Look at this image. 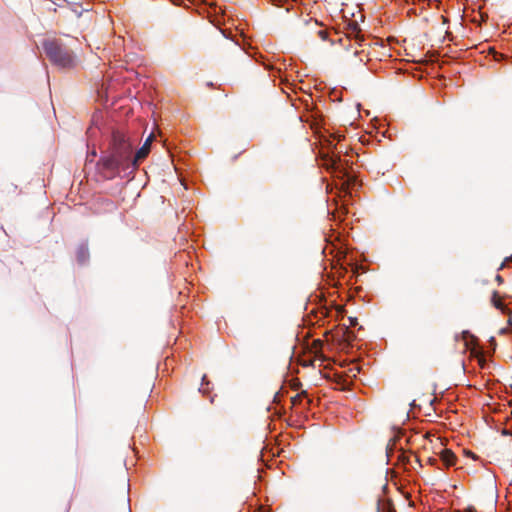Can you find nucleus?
Masks as SVG:
<instances>
[{"label":"nucleus","instance_id":"f257e3e1","mask_svg":"<svg viewBox=\"0 0 512 512\" xmlns=\"http://www.w3.org/2000/svg\"><path fill=\"white\" fill-rule=\"evenodd\" d=\"M134 144L122 131H113L111 142L105 155L97 162V170L107 179L119 175L121 171L134 169Z\"/></svg>","mask_w":512,"mask_h":512},{"label":"nucleus","instance_id":"f03ea898","mask_svg":"<svg viewBox=\"0 0 512 512\" xmlns=\"http://www.w3.org/2000/svg\"><path fill=\"white\" fill-rule=\"evenodd\" d=\"M44 51L50 61L60 68H72L75 66V57L71 50L63 47L56 41H46L43 44Z\"/></svg>","mask_w":512,"mask_h":512},{"label":"nucleus","instance_id":"7ed1b4c3","mask_svg":"<svg viewBox=\"0 0 512 512\" xmlns=\"http://www.w3.org/2000/svg\"><path fill=\"white\" fill-rule=\"evenodd\" d=\"M344 162L346 163V160H342L341 157L334 152H332L331 155H326L324 157V165L327 169H331L335 172H342L345 169Z\"/></svg>","mask_w":512,"mask_h":512},{"label":"nucleus","instance_id":"20e7f679","mask_svg":"<svg viewBox=\"0 0 512 512\" xmlns=\"http://www.w3.org/2000/svg\"><path fill=\"white\" fill-rule=\"evenodd\" d=\"M154 135L151 134L144 142L142 147L136 151L134 154V169H137L140 162H142L149 154L151 143L153 141Z\"/></svg>","mask_w":512,"mask_h":512},{"label":"nucleus","instance_id":"39448f33","mask_svg":"<svg viewBox=\"0 0 512 512\" xmlns=\"http://www.w3.org/2000/svg\"><path fill=\"white\" fill-rule=\"evenodd\" d=\"M441 460L443 461L445 466H453L455 464V455L452 453L451 450L444 449L441 452Z\"/></svg>","mask_w":512,"mask_h":512},{"label":"nucleus","instance_id":"423d86ee","mask_svg":"<svg viewBox=\"0 0 512 512\" xmlns=\"http://www.w3.org/2000/svg\"><path fill=\"white\" fill-rule=\"evenodd\" d=\"M290 400H291L292 406H294V407L297 406V405H303L304 401H305L304 406H307L309 404V402H310L307 399V396H306L305 392L297 393L295 396H292Z\"/></svg>","mask_w":512,"mask_h":512},{"label":"nucleus","instance_id":"0eeeda50","mask_svg":"<svg viewBox=\"0 0 512 512\" xmlns=\"http://www.w3.org/2000/svg\"><path fill=\"white\" fill-rule=\"evenodd\" d=\"M89 258V250L85 245H81L77 250V260L79 263L84 264Z\"/></svg>","mask_w":512,"mask_h":512},{"label":"nucleus","instance_id":"6e6552de","mask_svg":"<svg viewBox=\"0 0 512 512\" xmlns=\"http://www.w3.org/2000/svg\"><path fill=\"white\" fill-rule=\"evenodd\" d=\"M491 301H492V304H493V306L495 308H497L498 310L504 312L505 305H504L503 301L501 300V298L499 297L497 292L493 293Z\"/></svg>","mask_w":512,"mask_h":512},{"label":"nucleus","instance_id":"1a4fd4ad","mask_svg":"<svg viewBox=\"0 0 512 512\" xmlns=\"http://www.w3.org/2000/svg\"><path fill=\"white\" fill-rule=\"evenodd\" d=\"M208 384H209V382H206V376H203V378H202L201 388L199 389V390H200V392H202V393H204V394H205V393L208 391V388H207V387H205L204 385H208Z\"/></svg>","mask_w":512,"mask_h":512},{"label":"nucleus","instance_id":"9d476101","mask_svg":"<svg viewBox=\"0 0 512 512\" xmlns=\"http://www.w3.org/2000/svg\"><path fill=\"white\" fill-rule=\"evenodd\" d=\"M260 58H261V57H260V56H258V60H257L258 65L261 63V59H260ZM262 64H263V66H264V69H265L266 71H268V70H269V65H268V64H266V63H264V62H262Z\"/></svg>","mask_w":512,"mask_h":512},{"label":"nucleus","instance_id":"9b49d317","mask_svg":"<svg viewBox=\"0 0 512 512\" xmlns=\"http://www.w3.org/2000/svg\"><path fill=\"white\" fill-rule=\"evenodd\" d=\"M342 137H343V136H342V135H340V134H335V135H334V138H335L338 142H340V141H341V138H342Z\"/></svg>","mask_w":512,"mask_h":512},{"label":"nucleus","instance_id":"f8f14e48","mask_svg":"<svg viewBox=\"0 0 512 512\" xmlns=\"http://www.w3.org/2000/svg\"><path fill=\"white\" fill-rule=\"evenodd\" d=\"M257 511L258 512H267V510L260 505H258Z\"/></svg>","mask_w":512,"mask_h":512},{"label":"nucleus","instance_id":"ddd939ff","mask_svg":"<svg viewBox=\"0 0 512 512\" xmlns=\"http://www.w3.org/2000/svg\"><path fill=\"white\" fill-rule=\"evenodd\" d=\"M358 54H359V52H358L357 50H356V51H354V53H353V58H354V59H356V58L358 57Z\"/></svg>","mask_w":512,"mask_h":512},{"label":"nucleus","instance_id":"4468645a","mask_svg":"<svg viewBox=\"0 0 512 512\" xmlns=\"http://www.w3.org/2000/svg\"><path fill=\"white\" fill-rule=\"evenodd\" d=\"M465 512H476V510H475V509H473V508H469V509H467Z\"/></svg>","mask_w":512,"mask_h":512},{"label":"nucleus","instance_id":"2eb2a0df","mask_svg":"<svg viewBox=\"0 0 512 512\" xmlns=\"http://www.w3.org/2000/svg\"><path fill=\"white\" fill-rule=\"evenodd\" d=\"M503 434H504V435H509V432H508L507 430H504V431H503Z\"/></svg>","mask_w":512,"mask_h":512},{"label":"nucleus","instance_id":"dca6fc26","mask_svg":"<svg viewBox=\"0 0 512 512\" xmlns=\"http://www.w3.org/2000/svg\"><path fill=\"white\" fill-rule=\"evenodd\" d=\"M92 156H96V151L91 152Z\"/></svg>","mask_w":512,"mask_h":512}]
</instances>
